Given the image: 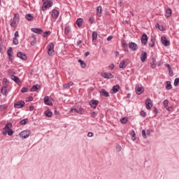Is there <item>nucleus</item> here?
I'll list each match as a JSON object with an SVG mask.
<instances>
[{"instance_id": "f257e3e1", "label": "nucleus", "mask_w": 179, "mask_h": 179, "mask_svg": "<svg viewBox=\"0 0 179 179\" xmlns=\"http://www.w3.org/2000/svg\"><path fill=\"white\" fill-rule=\"evenodd\" d=\"M20 20V16L19 15V13H15L14 15V17L13 18V20L10 23L11 27H14V29H16L17 27V25L19 24V21Z\"/></svg>"}, {"instance_id": "f03ea898", "label": "nucleus", "mask_w": 179, "mask_h": 179, "mask_svg": "<svg viewBox=\"0 0 179 179\" xmlns=\"http://www.w3.org/2000/svg\"><path fill=\"white\" fill-rule=\"evenodd\" d=\"M54 43H50L48 45V54L50 57H52L55 55V50H54Z\"/></svg>"}, {"instance_id": "7ed1b4c3", "label": "nucleus", "mask_w": 179, "mask_h": 179, "mask_svg": "<svg viewBox=\"0 0 179 179\" xmlns=\"http://www.w3.org/2000/svg\"><path fill=\"white\" fill-rule=\"evenodd\" d=\"M31 134V131L24 130L20 134V136L21 138H23L24 139H27V138H29Z\"/></svg>"}, {"instance_id": "20e7f679", "label": "nucleus", "mask_w": 179, "mask_h": 179, "mask_svg": "<svg viewBox=\"0 0 179 179\" xmlns=\"http://www.w3.org/2000/svg\"><path fill=\"white\" fill-rule=\"evenodd\" d=\"M52 0H50L48 1L44 2L42 6V10H45V9H47V8H51V6H52Z\"/></svg>"}, {"instance_id": "39448f33", "label": "nucleus", "mask_w": 179, "mask_h": 179, "mask_svg": "<svg viewBox=\"0 0 179 179\" xmlns=\"http://www.w3.org/2000/svg\"><path fill=\"white\" fill-rule=\"evenodd\" d=\"M25 104L26 103L24 102V101H18L14 103V107L15 108H23Z\"/></svg>"}, {"instance_id": "423d86ee", "label": "nucleus", "mask_w": 179, "mask_h": 179, "mask_svg": "<svg viewBox=\"0 0 179 179\" xmlns=\"http://www.w3.org/2000/svg\"><path fill=\"white\" fill-rule=\"evenodd\" d=\"M12 54H13V48H12V47H10L7 50V55H8L10 62H13V56L12 55Z\"/></svg>"}, {"instance_id": "0eeeda50", "label": "nucleus", "mask_w": 179, "mask_h": 179, "mask_svg": "<svg viewBox=\"0 0 179 179\" xmlns=\"http://www.w3.org/2000/svg\"><path fill=\"white\" fill-rule=\"evenodd\" d=\"M12 128V123L8 122L5 127L3 129V135H6L8 134V131H9Z\"/></svg>"}, {"instance_id": "6e6552de", "label": "nucleus", "mask_w": 179, "mask_h": 179, "mask_svg": "<svg viewBox=\"0 0 179 179\" xmlns=\"http://www.w3.org/2000/svg\"><path fill=\"white\" fill-rule=\"evenodd\" d=\"M145 106H146L147 110H150L152 108V107H153V103H152V99H150V98H147L145 99Z\"/></svg>"}, {"instance_id": "1a4fd4ad", "label": "nucleus", "mask_w": 179, "mask_h": 179, "mask_svg": "<svg viewBox=\"0 0 179 179\" xmlns=\"http://www.w3.org/2000/svg\"><path fill=\"white\" fill-rule=\"evenodd\" d=\"M161 42L164 47H168V45H170V41L167 40L166 36H162L161 37Z\"/></svg>"}, {"instance_id": "9d476101", "label": "nucleus", "mask_w": 179, "mask_h": 179, "mask_svg": "<svg viewBox=\"0 0 179 179\" xmlns=\"http://www.w3.org/2000/svg\"><path fill=\"white\" fill-rule=\"evenodd\" d=\"M101 76L105 79H113L114 78V76L111 73H101Z\"/></svg>"}, {"instance_id": "9b49d317", "label": "nucleus", "mask_w": 179, "mask_h": 179, "mask_svg": "<svg viewBox=\"0 0 179 179\" xmlns=\"http://www.w3.org/2000/svg\"><path fill=\"white\" fill-rule=\"evenodd\" d=\"M17 58H20V59H22V61H27V56L26 54L19 52L17 53Z\"/></svg>"}, {"instance_id": "f8f14e48", "label": "nucleus", "mask_w": 179, "mask_h": 179, "mask_svg": "<svg viewBox=\"0 0 179 179\" xmlns=\"http://www.w3.org/2000/svg\"><path fill=\"white\" fill-rule=\"evenodd\" d=\"M141 43L143 45H146L148 43V35L146 34H143L141 38Z\"/></svg>"}, {"instance_id": "ddd939ff", "label": "nucleus", "mask_w": 179, "mask_h": 179, "mask_svg": "<svg viewBox=\"0 0 179 179\" xmlns=\"http://www.w3.org/2000/svg\"><path fill=\"white\" fill-rule=\"evenodd\" d=\"M129 48L132 50L133 51H136L138 50V45L134 42L129 43Z\"/></svg>"}, {"instance_id": "4468645a", "label": "nucleus", "mask_w": 179, "mask_h": 179, "mask_svg": "<svg viewBox=\"0 0 179 179\" xmlns=\"http://www.w3.org/2000/svg\"><path fill=\"white\" fill-rule=\"evenodd\" d=\"M99 105V101L92 99L90 101V106L92 108H96Z\"/></svg>"}, {"instance_id": "2eb2a0df", "label": "nucleus", "mask_w": 179, "mask_h": 179, "mask_svg": "<svg viewBox=\"0 0 179 179\" xmlns=\"http://www.w3.org/2000/svg\"><path fill=\"white\" fill-rule=\"evenodd\" d=\"M71 113H77V114H82V107L76 108L75 106H73L71 108Z\"/></svg>"}, {"instance_id": "dca6fc26", "label": "nucleus", "mask_w": 179, "mask_h": 179, "mask_svg": "<svg viewBox=\"0 0 179 179\" xmlns=\"http://www.w3.org/2000/svg\"><path fill=\"white\" fill-rule=\"evenodd\" d=\"M120 85H114V86L112 87L111 93H112L113 94H115V93H118V92L120 91Z\"/></svg>"}, {"instance_id": "f3484780", "label": "nucleus", "mask_w": 179, "mask_h": 179, "mask_svg": "<svg viewBox=\"0 0 179 179\" xmlns=\"http://www.w3.org/2000/svg\"><path fill=\"white\" fill-rule=\"evenodd\" d=\"M101 96H103V97H110V93L107 92L105 89H102L99 91Z\"/></svg>"}, {"instance_id": "a211bd4d", "label": "nucleus", "mask_w": 179, "mask_h": 179, "mask_svg": "<svg viewBox=\"0 0 179 179\" xmlns=\"http://www.w3.org/2000/svg\"><path fill=\"white\" fill-rule=\"evenodd\" d=\"M148 59V52L143 51L141 55V62H145Z\"/></svg>"}, {"instance_id": "6ab92c4d", "label": "nucleus", "mask_w": 179, "mask_h": 179, "mask_svg": "<svg viewBox=\"0 0 179 179\" xmlns=\"http://www.w3.org/2000/svg\"><path fill=\"white\" fill-rule=\"evenodd\" d=\"M58 16H59V11L58 10H52V17L54 19H58Z\"/></svg>"}, {"instance_id": "aec40b11", "label": "nucleus", "mask_w": 179, "mask_h": 179, "mask_svg": "<svg viewBox=\"0 0 179 179\" xmlns=\"http://www.w3.org/2000/svg\"><path fill=\"white\" fill-rule=\"evenodd\" d=\"M143 92H145V89L143 87L139 86L136 87V94H142Z\"/></svg>"}, {"instance_id": "412c9836", "label": "nucleus", "mask_w": 179, "mask_h": 179, "mask_svg": "<svg viewBox=\"0 0 179 179\" xmlns=\"http://www.w3.org/2000/svg\"><path fill=\"white\" fill-rule=\"evenodd\" d=\"M1 93L3 96H8V87L6 85L1 89Z\"/></svg>"}, {"instance_id": "4be33fe9", "label": "nucleus", "mask_w": 179, "mask_h": 179, "mask_svg": "<svg viewBox=\"0 0 179 179\" xmlns=\"http://www.w3.org/2000/svg\"><path fill=\"white\" fill-rule=\"evenodd\" d=\"M44 103L46 104V106H52V102L50 101V98L48 96H46L44 97Z\"/></svg>"}, {"instance_id": "5701e85b", "label": "nucleus", "mask_w": 179, "mask_h": 179, "mask_svg": "<svg viewBox=\"0 0 179 179\" xmlns=\"http://www.w3.org/2000/svg\"><path fill=\"white\" fill-rule=\"evenodd\" d=\"M31 30L33 33H36V34H41L43 33V29L40 28H32Z\"/></svg>"}, {"instance_id": "b1692460", "label": "nucleus", "mask_w": 179, "mask_h": 179, "mask_svg": "<svg viewBox=\"0 0 179 179\" xmlns=\"http://www.w3.org/2000/svg\"><path fill=\"white\" fill-rule=\"evenodd\" d=\"M173 15V11L171 10V8H168L165 10V17H170Z\"/></svg>"}, {"instance_id": "393cba45", "label": "nucleus", "mask_w": 179, "mask_h": 179, "mask_svg": "<svg viewBox=\"0 0 179 179\" xmlns=\"http://www.w3.org/2000/svg\"><path fill=\"white\" fill-rule=\"evenodd\" d=\"M73 85H74L73 82L70 81L67 83L64 84L63 87H64V89H69V87H71V86H73Z\"/></svg>"}, {"instance_id": "a878e982", "label": "nucleus", "mask_w": 179, "mask_h": 179, "mask_svg": "<svg viewBox=\"0 0 179 179\" xmlns=\"http://www.w3.org/2000/svg\"><path fill=\"white\" fill-rule=\"evenodd\" d=\"M126 64H127V60H123L120 63L119 68H120V69H124V68H127Z\"/></svg>"}, {"instance_id": "bb28decb", "label": "nucleus", "mask_w": 179, "mask_h": 179, "mask_svg": "<svg viewBox=\"0 0 179 179\" xmlns=\"http://www.w3.org/2000/svg\"><path fill=\"white\" fill-rule=\"evenodd\" d=\"M76 23L78 27H82V24L83 23V19L78 18Z\"/></svg>"}, {"instance_id": "cd10ccee", "label": "nucleus", "mask_w": 179, "mask_h": 179, "mask_svg": "<svg viewBox=\"0 0 179 179\" xmlns=\"http://www.w3.org/2000/svg\"><path fill=\"white\" fill-rule=\"evenodd\" d=\"M11 79H12V80L15 82V83H20V80L19 79V77H17L15 75L11 76Z\"/></svg>"}, {"instance_id": "c85d7f7f", "label": "nucleus", "mask_w": 179, "mask_h": 179, "mask_svg": "<svg viewBox=\"0 0 179 179\" xmlns=\"http://www.w3.org/2000/svg\"><path fill=\"white\" fill-rule=\"evenodd\" d=\"M122 47L124 48V50L128 52V45H127V42L125 41H122Z\"/></svg>"}, {"instance_id": "c756f323", "label": "nucleus", "mask_w": 179, "mask_h": 179, "mask_svg": "<svg viewBox=\"0 0 179 179\" xmlns=\"http://www.w3.org/2000/svg\"><path fill=\"white\" fill-rule=\"evenodd\" d=\"M96 40H97V31H94L92 32V43L96 42Z\"/></svg>"}, {"instance_id": "7c9ffc66", "label": "nucleus", "mask_w": 179, "mask_h": 179, "mask_svg": "<svg viewBox=\"0 0 179 179\" xmlns=\"http://www.w3.org/2000/svg\"><path fill=\"white\" fill-rule=\"evenodd\" d=\"M44 113L45 117H48V118H51V117H52V112L50 111V110H45Z\"/></svg>"}, {"instance_id": "2f4dec72", "label": "nucleus", "mask_w": 179, "mask_h": 179, "mask_svg": "<svg viewBox=\"0 0 179 179\" xmlns=\"http://www.w3.org/2000/svg\"><path fill=\"white\" fill-rule=\"evenodd\" d=\"M25 19H27L28 22H31V20L34 19V17L31 14L29 13L25 15Z\"/></svg>"}, {"instance_id": "473e14b6", "label": "nucleus", "mask_w": 179, "mask_h": 179, "mask_svg": "<svg viewBox=\"0 0 179 179\" xmlns=\"http://www.w3.org/2000/svg\"><path fill=\"white\" fill-rule=\"evenodd\" d=\"M166 90H171V89H173V87L171 86V82L166 81Z\"/></svg>"}, {"instance_id": "72a5a7b5", "label": "nucleus", "mask_w": 179, "mask_h": 179, "mask_svg": "<svg viewBox=\"0 0 179 179\" xmlns=\"http://www.w3.org/2000/svg\"><path fill=\"white\" fill-rule=\"evenodd\" d=\"M39 85H33V87L31 88V92H37L38 89H40Z\"/></svg>"}, {"instance_id": "f704fd0d", "label": "nucleus", "mask_w": 179, "mask_h": 179, "mask_svg": "<svg viewBox=\"0 0 179 179\" xmlns=\"http://www.w3.org/2000/svg\"><path fill=\"white\" fill-rule=\"evenodd\" d=\"M156 42V39L153 37L151 38L150 43H149V46L150 47H155V43Z\"/></svg>"}, {"instance_id": "c9c22d12", "label": "nucleus", "mask_w": 179, "mask_h": 179, "mask_svg": "<svg viewBox=\"0 0 179 179\" xmlns=\"http://www.w3.org/2000/svg\"><path fill=\"white\" fill-rule=\"evenodd\" d=\"M70 31H71V27L69 26H66L64 28V34L66 36H68Z\"/></svg>"}, {"instance_id": "e433bc0d", "label": "nucleus", "mask_w": 179, "mask_h": 179, "mask_svg": "<svg viewBox=\"0 0 179 179\" xmlns=\"http://www.w3.org/2000/svg\"><path fill=\"white\" fill-rule=\"evenodd\" d=\"M101 12H102V10H101V6H99L96 8V15L97 16H101Z\"/></svg>"}, {"instance_id": "4c0bfd02", "label": "nucleus", "mask_w": 179, "mask_h": 179, "mask_svg": "<svg viewBox=\"0 0 179 179\" xmlns=\"http://www.w3.org/2000/svg\"><path fill=\"white\" fill-rule=\"evenodd\" d=\"M78 62L80 63V67L85 69L86 68V63L82 59H78Z\"/></svg>"}, {"instance_id": "58836bf2", "label": "nucleus", "mask_w": 179, "mask_h": 179, "mask_svg": "<svg viewBox=\"0 0 179 179\" xmlns=\"http://www.w3.org/2000/svg\"><path fill=\"white\" fill-rule=\"evenodd\" d=\"M27 121H29V119H27V118L23 119L22 120H21L20 122V124L21 125H26V124H27Z\"/></svg>"}, {"instance_id": "ea45409f", "label": "nucleus", "mask_w": 179, "mask_h": 179, "mask_svg": "<svg viewBox=\"0 0 179 179\" xmlns=\"http://www.w3.org/2000/svg\"><path fill=\"white\" fill-rule=\"evenodd\" d=\"M120 122L122 124H127L128 122V118L122 117V119H120Z\"/></svg>"}, {"instance_id": "a19ab883", "label": "nucleus", "mask_w": 179, "mask_h": 179, "mask_svg": "<svg viewBox=\"0 0 179 179\" xmlns=\"http://www.w3.org/2000/svg\"><path fill=\"white\" fill-rule=\"evenodd\" d=\"M13 43L15 45H17V44H19V40H17V38L14 37L13 39Z\"/></svg>"}, {"instance_id": "79ce46f5", "label": "nucleus", "mask_w": 179, "mask_h": 179, "mask_svg": "<svg viewBox=\"0 0 179 179\" xmlns=\"http://www.w3.org/2000/svg\"><path fill=\"white\" fill-rule=\"evenodd\" d=\"M6 108H8V106L6 104L0 106L1 111H3V110H6Z\"/></svg>"}, {"instance_id": "37998d69", "label": "nucleus", "mask_w": 179, "mask_h": 179, "mask_svg": "<svg viewBox=\"0 0 179 179\" xmlns=\"http://www.w3.org/2000/svg\"><path fill=\"white\" fill-rule=\"evenodd\" d=\"M163 104H164V108H166V107H168V106H169V100L165 99V100L163 101Z\"/></svg>"}, {"instance_id": "c03bdc74", "label": "nucleus", "mask_w": 179, "mask_h": 179, "mask_svg": "<svg viewBox=\"0 0 179 179\" xmlns=\"http://www.w3.org/2000/svg\"><path fill=\"white\" fill-rule=\"evenodd\" d=\"M174 86H178L179 85V78H176L173 83Z\"/></svg>"}, {"instance_id": "a18cd8bd", "label": "nucleus", "mask_w": 179, "mask_h": 179, "mask_svg": "<svg viewBox=\"0 0 179 179\" xmlns=\"http://www.w3.org/2000/svg\"><path fill=\"white\" fill-rule=\"evenodd\" d=\"M28 90H29V88L24 87L21 90V92L22 93H27Z\"/></svg>"}, {"instance_id": "49530a36", "label": "nucleus", "mask_w": 179, "mask_h": 179, "mask_svg": "<svg viewBox=\"0 0 179 179\" xmlns=\"http://www.w3.org/2000/svg\"><path fill=\"white\" fill-rule=\"evenodd\" d=\"M33 40L31 41V45H34L36 44L37 40L36 39L35 36H32Z\"/></svg>"}, {"instance_id": "de8ad7c7", "label": "nucleus", "mask_w": 179, "mask_h": 179, "mask_svg": "<svg viewBox=\"0 0 179 179\" xmlns=\"http://www.w3.org/2000/svg\"><path fill=\"white\" fill-rule=\"evenodd\" d=\"M135 135H136V134H135V131H131V139H132V141H135L136 139V138L135 137Z\"/></svg>"}, {"instance_id": "09e8293b", "label": "nucleus", "mask_w": 179, "mask_h": 179, "mask_svg": "<svg viewBox=\"0 0 179 179\" xmlns=\"http://www.w3.org/2000/svg\"><path fill=\"white\" fill-rule=\"evenodd\" d=\"M7 134L8 136H12L13 135V130L12 129L8 130Z\"/></svg>"}, {"instance_id": "8fccbe9b", "label": "nucleus", "mask_w": 179, "mask_h": 179, "mask_svg": "<svg viewBox=\"0 0 179 179\" xmlns=\"http://www.w3.org/2000/svg\"><path fill=\"white\" fill-rule=\"evenodd\" d=\"M168 71H169V76H173L174 73H173V69L172 68L168 69Z\"/></svg>"}, {"instance_id": "3c124183", "label": "nucleus", "mask_w": 179, "mask_h": 179, "mask_svg": "<svg viewBox=\"0 0 179 179\" xmlns=\"http://www.w3.org/2000/svg\"><path fill=\"white\" fill-rule=\"evenodd\" d=\"M141 134L144 139H147L148 136H146V131L145 130H142Z\"/></svg>"}, {"instance_id": "603ef678", "label": "nucleus", "mask_w": 179, "mask_h": 179, "mask_svg": "<svg viewBox=\"0 0 179 179\" xmlns=\"http://www.w3.org/2000/svg\"><path fill=\"white\" fill-rule=\"evenodd\" d=\"M51 34V31H47L43 33V37H47V36H50Z\"/></svg>"}, {"instance_id": "864d4df0", "label": "nucleus", "mask_w": 179, "mask_h": 179, "mask_svg": "<svg viewBox=\"0 0 179 179\" xmlns=\"http://www.w3.org/2000/svg\"><path fill=\"white\" fill-rule=\"evenodd\" d=\"M140 115H141V117H143V118H145V117H146V112H145V110H141Z\"/></svg>"}, {"instance_id": "5fc2aeb1", "label": "nucleus", "mask_w": 179, "mask_h": 179, "mask_svg": "<svg viewBox=\"0 0 179 179\" xmlns=\"http://www.w3.org/2000/svg\"><path fill=\"white\" fill-rule=\"evenodd\" d=\"M3 51V44H2V43L0 42V52L1 54H2Z\"/></svg>"}, {"instance_id": "6e6d98bb", "label": "nucleus", "mask_w": 179, "mask_h": 179, "mask_svg": "<svg viewBox=\"0 0 179 179\" xmlns=\"http://www.w3.org/2000/svg\"><path fill=\"white\" fill-rule=\"evenodd\" d=\"M116 152H121V145H117L116 146Z\"/></svg>"}, {"instance_id": "4d7b16f0", "label": "nucleus", "mask_w": 179, "mask_h": 179, "mask_svg": "<svg viewBox=\"0 0 179 179\" xmlns=\"http://www.w3.org/2000/svg\"><path fill=\"white\" fill-rule=\"evenodd\" d=\"M89 22H90V23H91V24H92V23L94 22V17H90Z\"/></svg>"}, {"instance_id": "13d9d810", "label": "nucleus", "mask_w": 179, "mask_h": 179, "mask_svg": "<svg viewBox=\"0 0 179 179\" xmlns=\"http://www.w3.org/2000/svg\"><path fill=\"white\" fill-rule=\"evenodd\" d=\"M115 67V65L114 64H111L109 65V69H110L111 71H113Z\"/></svg>"}, {"instance_id": "bf43d9fd", "label": "nucleus", "mask_w": 179, "mask_h": 179, "mask_svg": "<svg viewBox=\"0 0 179 179\" xmlns=\"http://www.w3.org/2000/svg\"><path fill=\"white\" fill-rule=\"evenodd\" d=\"M154 114H155V117L157 115L159 111L157 110V108H155L153 110Z\"/></svg>"}, {"instance_id": "052dcab7", "label": "nucleus", "mask_w": 179, "mask_h": 179, "mask_svg": "<svg viewBox=\"0 0 179 179\" xmlns=\"http://www.w3.org/2000/svg\"><path fill=\"white\" fill-rule=\"evenodd\" d=\"M150 65L152 69H155V68H156V63H151Z\"/></svg>"}, {"instance_id": "680f3d73", "label": "nucleus", "mask_w": 179, "mask_h": 179, "mask_svg": "<svg viewBox=\"0 0 179 179\" xmlns=\"http://www.w3.org/2000/svg\"><path fill=\"white\" fill-rule=\"evenodd\" d=\"M96 115H97V113H96V112H92L91 113V117H92L93 118H94V117H96Z\"/></svg>"}, {"instance_id": "e2e57ef3", "label": "nucleus", "mask_w": 179, "mask_h": 179, "mask_svg": "<svg viewBox=\"0 0 179 179\" xmlns=\"http://www.w3.org/2000/svg\"><path fill=\"white\" fill-rule=\"evenodd\" d=\"M87 136H88V138H92V136H93V134L92 132L89 131L87 133Z\"/></svg>"}, {"instance_id": "0e129e2a", "label": "nucleus", "mask_w": 179, "mask_h": 179, "mask_svg": "<svg viewBox=\"0 0 179 179\" xmlns=\"http://www.w3.org/2000/svg\"><path fill=\"white\" fill-rule=\"evenodd\" d=\"M166 110H167V111H171V110H173V108L172 107H169V106H166L165 108Z\"/></svg>"}, {"instance_id": "69168bd1", "label": "nucleus", "mask_w": 179, "mask_h": 179, "mask_svg": "<svg viewBox=\"0 0 179 179\" xmlns=\"http://www.w3.org/2000/svg\"><path fill=\"white\" fill-rule=\"evenodd\" d=\"M3 83H5V85H8V78H3Z\"/></svg>"}, {"instance_id": "338daca9", "label": "nucleus", "mask_w": 179, "mask_h": 179, "mask_svg": "<svg viewBox=\"0 0 179 179\" xmlns=\"http://www.w3.org/2000/svg\"><path fill=\"white\" fill-rule=\"evenodd\" d=\"M111 40H113V36H109L107 38V41H111Z\"/></svg>"}, {"instance_id": "774afa93", "label": "nucleus", "mask_w": 179, "mask_h": 179, "mask_svg": "<svg viewBox=\"0 0 179 179\" xmlns=\"http://www.w3.org/2000/svg\"><path fill=\"white\" fill-rule=\"evenodd\" d=\"M88 55H90V52H86L84 55V57H87Z\"/></svg>"}]
</instances>
